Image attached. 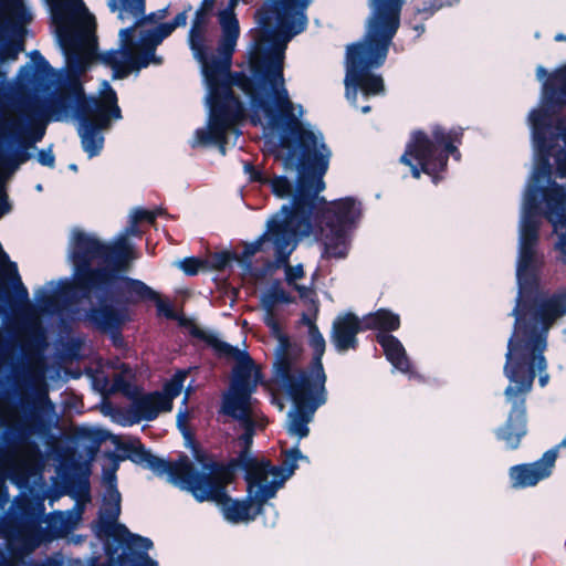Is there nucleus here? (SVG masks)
<instances>
[{"label":"nucleus","mask_w":566,"mask_h":566,"mask_svg":"<svg viewBox=\"0 0 566 566\" xmlns=\"http://www.w3.org/2000/svg\"><path fill=\"white\" fill-rule=\"evenodd\" d=\"M534 164L523 195L518 223L515 276L517 295L511 315L504 390L511 410L495 437L510 450L520 447L527 432L525 401L535 377L544 388L549 329L566 315V181L546 150L533 148Z\"/></svg>","instance_id":"nucleus-1"},{"label":"nucleus","mask_w":566,"mask_h":566,"mask_svg":"<svg viewBox=\"0 0 566 566\" xmlns=\"http://www.w3.org/2000/svg\"><path fill=\"white\" fill-rule=\"evenodd\" d=\"M52 19L55 41L65 59V69L55 71L39 51L31 52V62L19 71L21 82H35L41 77L56 80L62 92L46 108L45 115L30 103L18 99H1L2 104L23 105L49 120L69 122L77 118V133L83 150L88 158L97 156L104 146V132L113 122L122 119L117 94L107 81H103L96 95L86 97L80 77L96 57L97 38L95 17L83 0H46ZM112 12H118L123 22L133 20L134 27L120 29L118 48L101 55V61L113 70V78H124L138 73L149 65H160L163 57L156 54V48L178 27L187 23V10L178 13L172 22L161 23L151 29H140L168 14V8L145 15V0H108ZM32 11L24 0H0V20L9 25L22 29L32 20ZM7 73L0 70V92L6 88Z\"/></svg>","instance_id":"nucleus-2"},{"label":"nucleus","mask_w":566,"mask_h":566,"mask_svg":"<svg viewBox=\"0 0 566 566\" xmlns=\"http://www.w3.org/2000/svg\"><path fill=\"white\" fill-rule=\"evenodd\" d=\"M240 0H202L196 11L188 42L199 62L206 86L207 123L195 130L190 146H217L226 155L240 135L247 106L253 124L280 122L281 115L303 116L292 102L284 78L287 43L308 23L306 10L313 0H265L258 12L254 42L248 50L250 75L230 74L231 56L240 35L234 9Z\"/></svg>","instance_id":"nucleus-3"},{"label":"nucleus","mask_w":566,"mask_h":566,"mask_svg":"<svg viewBox=\"0 0 566 566\" xmlns=\"http://www.w3.org/2000/svg\"><path fill=\"white\" fill-rule=\"evenodd\" d=\"M297 112L293 115H281L277 124L268 120L260 123L264 129L277 133L282 148L281 158L284 174L272 178L262 177L251 164L244 165V172L251 180L268 185L272 193L289 202L266 221L264 233L253 242L247 243L243 250L242 268L251 269L250 258L262 250L265 242L274 250L275 262L285 263L303 238L316 235L312 223V210L317 192L325 188L323 180L326 174L331 149L324 142L319 129L302 122Z\"/></svg>","instance_id":"nucleus-4"},{"label":"nucleus","mask_w":566,"mask_h":566,"mask_svg":"<svg viewBox=\"0 0 566 566\" xmlns=\"http://www.w3.org/2000/svg\"><path fill=\"white\" fill-rule=\"evenodd\" d=\"M118 448L127 452V458L133 462L146 467L158 476H166L170 484L189 492L197 502H213L231 525H248L259 515H264L263 523L268 527L275 526L277 522V512L269 503L273 496L249 470H242L247 482L245 497L228 496L226 488L232 482L234 470L239 469L235 460L228 467L208 462L197 469L187 457L168 462L151 454L137 441L118 444Z\"/></svg>","instance_id":"nucleus-5"},{"label":"nucleus","mask_w":566,"mask_h":566,"mask_svg":"<svg viewBox=\"0 0 566 566\" xmlns=\"http://www.w3.org/2000/svg\"><path fill=\"white\" fill-rule=\"evenodd\" d=\"M207 339L220 354L237 361L230 388L224 394L222 403L223 412L234 418L243 430L239 438L241 450L235 459V467L239 470H249L270 495L275 497L277 491L298 468V462H308V458L300 451L297 443L284 451L280 467L253 455L251 444L254 432L265 426L264 418L258 412L255 400L252 398L261 380L260 371L245 350L221 340L216 334H209Z\"/></svg>","instance_id":"nucleus-6"},{"label":"nucleus","mask_w":566,"mask_h":566,"mask_svg":"<svg viewBox=\"0 0 566 566\" xmlns=\"http://www.w3.org/2000/svg\"><path fill=\"white\" fill-rule=\"evenodd\" d=\"M403 3L405 0H368L370 12L365 22L364 38L347 45L345 94L347 101L364 114L370 112V106L359 105V96L367 102L386 93L382 76L373 70L380 67L387 59L400 25Z\"/></svg>","instance_id":"nucleus-7"},{"label":"nucleus","mask_w":566,"mask_h":566,"mask_svg":"<svg viewBox=\"0 0 566 566\" xmlns=\"http://www.w3.org/2000/svg\"><path fill=\"white\" fill-rule=\"evenodd\" d=\"M556 42H566V34L558 32ZM536 78L542 83V95L537 107L527 116L533 148L546 150L556 164L559 176L566 175V65L548 73L538 65Z\"/></svg>","instance_id":"nucleus-8"},{"label":"nucleus","mask_w":566,"mask_h":566,"mask_svg":"<svg viewBox=\"0 0 566 566\" xmlns=\"http://www.w3.org/2000/svg\"><path fill=\"white\" fill-rule=\"evenodd\" d=\"M273 368L276 384L293 401V407L287 412L285 428L287 433L298 442L310 434V422L316 410L327 401L326 375L318 370L314 381L295 379V373L287 358L274 363Z\"/></svg>","instance_id":"nucleus-9"},{"label":"nucleus","mask_w":566,"mask_h":566,"mask_svg":"<svg viewBox=\"0 0 566 566\" xmlns=\"http://www.w3.org/2000/svg\"><path fill=\"white\" fill-rule=\"evenodd\" d=\"M317 192V199L312 210V223L316 235L307 238L316 241L321 239L324 244L323 256L344 259L347 256L350 247V230L361 216L360 203L352 198L339 199L331 205L323 214L322 220L317 218V206L323 198Z\"/></svg>","instance_id":"nucleus-10"},{"label":"nucleus","mask_w":566,"mask_h":566,"mask_svg":"<svg viewBox=\"0 0 566 566\" xmlns=\"http://www.w3.org/2000/svg\"><path fill=\"white\" fill-rule=\"evenodd\" d=\"M450 155L455 159L460 157L451 133L442 127H434L430 134H412L400 156V163L409 167L413 178L419 179L421 174H426L437 182L442 178L441 174L447 168Z\"/></svg>","instance_id":"nucleus-11"},{"label":"nucleus","mask_w":566,"mask_h":566,"mask_svg":"<svg viewBox=\"0 0 566 566\" xmlns=\"http://www.w3.org/2000/svg\"><path fill=\"white\" fill-rule=\"evenodd\" d=\"M6 539V548L0 547V566H86L78 558L73 559L62 554H54L40 564H34L30 559L31 554L49 538L33 525L11 531Z\"/></svg>","instance_id":"nucleus-12"},{"label":"nucleus","mask_w":566,"mask_h":566,"mask_svg":"<svg viewBox=\"0 0 566 566\" xmlns=\"http://www.w3.org/2000/svg\"><path fill=\"white\" fill-rule=\"evenodd\" d=\"M129 268L115 264L99 265L96 271L102 281L91 284L98 295H112L117 300L124 298L128 303L150 301L157 297V292L139 280L124 276Z\"/></svg>","instance_id":"nucleus-13"},{"label":"nucleus","mask_w":566,"mask_h":566,"mask_svg":"<svg viewBox=\"0 0 566 566\" xmlns=\"http://www.w3.org/2000/svg\"><path fill=\"white\" fill-rule=\"evenodd\" d=\"M74 232H78L94 239L105 249V255H94L91 258V265L96 263L98 266H109L111 264H115L124 268H130L132 263L138 259V254L135 252L134 244L129 239L132 237H138L140 232L138 230L137 222H133L130 219L129 224L114 238L111 244H105L94 234L84 232L76 228L71 230L69 242L71 241Z\"/></svg>","instance_id":"nucleus-14"},{"label":"nucleus","mask_w":566,"mask_h":566,"mask_svg":"<svg viewBox=\"0 0 566 566\" xmlns=\"http://www.w3.org/2000/svg\"><path fill=\"white\" fill-rule=\"evenodd\" d=\"M187 371H178L172 379L165 385L164 392H154L137 399L133 407L139 419L154 420L160 411H170L172 400L180 395Z\"/></svg>","instance_id":"nucleus-15"},{"label":"nucleus","mask_w":566,"mask_h":566,"mask_svg":"<svg viewBox=\"0 0 566 566\" xmlns=\"http://www.w3.org/2000/svg\"><path fill=\"white\" fill-rule=\"evenodd\" d=\"M69 494L75 500L74 506L67 511H56L49 518L50 530L54 538L66 537L81 523L84 506L91 501L88 481L86 479L81 480L76 489Z\"/></svg>","instance_id":"nucleus-16"},{"label":"nucleus","mask_w":566,"mask_h":566,"mask_svg":"<svg viewBox=\"0 0 566 566\" xmlns=\"http://www.w3.org/2000/svg\"><path fill=\"white\" fill-rule=\"evenodd\" d=\"M556 460L557 450L549 449L534 462L511 467L509 469L511 486L515 490L536 486L552 475Z\"/></svg>","instance_id":"nucleus-17"},{"label":"nucleus","mask_w":566,"mask_h":566,"mask_svg":"<svg viewBox=\"0 0 566 566\" xmlns=\"http://www.w3.org/2000/svg\"><path fill=\"white\" fill-rule=\"evenodd\" d=\"M293 302L294 297H292L279 283L271 285L260 296L262 319L270 327L281 347L287 345V338L281 332L280 323L275 317L276 306L279 304H290Z\"/></svg>","instance_id":"nucleus-18"},{"label":"nucleus","mask_w":566,"mask_h":566,"mask_svg":"<svg viewBox=\"0 0 566 566\" xmlns=\"http://www.w3.org/2000/svg\"><path fill=\"white\" fill-rule=\"evenodd\" d=\"M360 331L358 318L353 314L338 316L333 323L332 342L338 353H345L357 346V334Z\"/></svg>","instance_id":"nucleus-19"},{"label":"nucleus","mask_w":566,"mask_h":566,"mask_svg":"<svg viewBox=\"0 0 566 566\" xmlns=\"http://www.w3.org/2000/svg\"><path fill=\"white\" fill-rule=\"evenodd\" d=\"M308 329L310 343L314 349V359L311 369L306 371L297 370L287 355H281L275 360V363H279L282 358H287L295 373V379H305L306 381H314V376L316 375V371L321 370V373H325L322 364V357L325 352V339L323 335L319 333L317 326L312 321H308Z\"/></svg>","instance_id":"nucleus-20"},{"label":"nucleus","mask_w":566,"mask_h":566,"mask_svg":"<svg viewBox=\"0 0 566 566\" xmlns=\"http://www.w3.org/2000/svg\"><path fill=\"white\" fill-rule=\"evenodd\" d=\"M377 342L382 347L387 360L395 370L402 374L411 373V363L402 343L395 336L387 333H378Z\"/></svg>","instance_id":"nucleus-21"},{"label":"nucleus","mask_w":566,"mask_h":566,"mask_svg":"<svg viewBox=\"0 0 566 566\" xmlns=\"http://www.w3.org/2000/svg\"><path fill=\"white\" fill-rule=\"evenodd\" d=\"M276 265L280 266V264L277 263ZM281 265H284V275L286 283L298 293L302 300L313 302L315 292L312 284L301 285L297 283V281L304 277L305 274L303 264L300 263L296 265H291L287 264L286 261L285 263H281Z\"/></svg>","instance_id":"nucleus-22"},{"label":"nucleus","mask_w":566,"mask_h":566,"mask_svg":"<svg viewBox=\"0 0 566 566\" xmlns=\"http://www.w3.org/2000/svg\"><path fill=\"white\" fill-rule=\"evenodd\" d=\"M366 326L369 328L378 329L379 333H387L397 331L400 326V317L398 314L380 308L375 313L369 314L365 319Z\"/></svg>","instance_id":"nucleus-23"},{"label":"nucleus","mask_w":566,"mask_h":566,"mask_svg":"<svg viewBox=\"0 0 566 566\" xmlns=\"http://www.w3.org/2000/svg\"><path fill=\"white\" fill-rule=\"evenodd\" d=\"M109 460H111V463L108 467H104L103 475H102V482L105 488V492H111L112 490H117L116 472L119 467V461L114 454L109 455Z\"/></svg>","instance_id":"nucleus-24"},{"label":"nucleus","mask_w":566,"mask_h":566,"mask_svg":"<svg viewBox=\"0 0 566 566\" xmlns=\"http://www.w3.org/2000/svg\"><path fill=\"white\" fill-rule=\"evenodd\" d=\"M175 265L187 275H195L201 269H203V263L196 258H185L182 260H178L175 262Z\"/></svg>","instance_id":"nucleus-25"},{"label":"nucleus","mask_w":566,"mask_h":566,"mask_svg":"<svg viewBox=\"0 0 566 566\" xmlns=\"http://www.w3.org/2000/svg\"><path fill=\"white\" fill-rule=\"evenodd\" d=\"M160 210H146L143 208H134L129 212V219L133 222H139V221H148L150 223H154L157 216L160 214Z\"/></svg>","instance_id":"nucleus-26"},{"label":"nucleus","mask_w":566,"mask_h":566,"mask_svg":"<svg viewBox=\"0 0 566 566\" xmlns=\"http://www.w3.org/2000/svg\"><path fill=\"white\" fill-rule=\"evenodd\" d=\"M451 1L443 2L442 0H433L432 2H424L421 7L416 8V13L421 14L424 19L433 15L436 11L446 4H451Z\"/></svg>","instance_id":"nucleus-27"},{"label":"nucleus","mask_w":566,"mask_h":566,"mask_svg":"<svg viewBox=\"0 0 566 566\" xmlns=\"http://www.w3.org/2000/svg\"><path fill=\"white\" fill-rule=\"evenodd\" d=\"M20 465L24 469L31 467L36 460V452L33 448L21 450L18 454Z\"/></svg>","instance_id":"nucleus-28"},{"label":"nucleus","mask_w":566,"mask_h":566,"mask_svg":"<svg viewBox=\"0 0 566 566\" xmlns=\"http://www.w3.org/2000/svg\"><path fill=\"white\" fill-rule=\"evenodd\" d=\"M147 552H138L132 556V566H158V563L150 558Z\"/></svg>","instance_id":"nucleus-29"},{"label":"nucleus","mask_w":566,"mask_h":566,"mask_svg":"<svg viewBox=\"0 0 566 566\" xmlns=\"http://www.w3.org/2000/svg\"><path fill=\"white\" fill-rule=\"evenodd\" d=\"M38 161L45 167L53 168L55 164V157L51 148L41 149L36 154Z\"/></svg>","instance_id":"nucleus-30"},{"label":"nucleus","mask_w":566,"mask_h":566,"mask_svg":"<svg viewBox=\"0 0 566 566\" xmlns=\"http://www.w3.org/2000/svg\"><path fill=\"white\" fill-rule=\"evenodd\" d=\"M231 260V255L228 252H222L213 255L211 265L213 269L221 270L228 265Z\"/></svg>","instance_id":"nucleus-31"},{"label":"nucleus","mask_w":566,"mask_h":566,"mask_svg":"<svg viewBox=\"0 0 566 566\" xmlns=\"http://www.w3.org/2000/svg\"><path fill=\"white\" fill-rule=\"evenodd\" d=\"M150 301H154L156 303L159 313L166 315L167 317H174V312L170 308V305L167 302L163 301L158 293L157 297L151 298Z\"/></svg>","instance_id":"nucleus-32"},{"label":"nucleus","mask_w":566,"mask_h":566,"mask_svg":"<svg viewBox=\"0 0 566 566\" xmlns=\"http://www.w3.org/2000/svg\"><path fill=\"white\" fill-rule=\"evenodd\" d=\"M188 421V411L185 409H179L177 413V426L184 432L186 430V423Z\"/></svg>","instance_id":"nucleus-33"},{"label":"nucleus","mask_w":566,"mask_h":566,"mask_svg":"<svg viewBox=\"0 0 566 566\" xmlns=\"http://www.w3.org/2000/svg\"><path fill=\"white\" fill-rule=\"evenodd\" d=\"M114 388L116 390H126L128 388V382L123 376H116L114 379Z\"/></svg>","instance_id":"nucleus-34"},{"label":"nucleus","mask_w":566,"mask_h":566,"mask_svg":"<svg viewBox=\"0 0 566 566\" xmlns=\"http://www.w3.org/2000/svg\"><path fill=\"white\" fill-rule=\"evenodd\" d=\"M113 420L124 427L130 426L135 422V421H133L128 418H125L123 416H114Z\"/></svg>","instance_id":"nucleus-35"},{"label":"nucleus","mask_w":566,"mask_h":566,"mask_svg":"<svg viewBox=\"0 0 566 566\" xmlns=\"http://www.w3.org/2000/svg\"><path fill=\"white\" fill-rule=\"evenodd\" d=\"M69 542L73 543V544H81L83 542V536L82 535H73L69 538Z\"/></svg>","instance_id":"nucleus-36"},{"label":"nucleus","mask_w":566,"mask_h":566,"mask_svg":"<svg viewBox=\"0 0 566 566\" xmlns=\"http://www.w3.org/2000/svg\"><path fill=\"white\" fill-rule=\"evenodd\" d=\"M413 30L417 33V36H420L424 32V25L422 23L413 27Z\"/></svg>","instance_id":"nucleus-37"},{"label":"nucleus","mask_w":566,"mask_h":566,"mask_svg":"<svg viewBox=\"0 0 566 566\" xmlns=\"http://www.w3.org/2000/svg\"><path fill=\"white\" fill-rule=\"evenodd\" d=\"M565 448H566V436L560 440V442L554 449H556L558 451L559 449H565Z\"/></svg>","instance_id":"nucleus-38"},{"label":"nucleus","mask_w":566,"mask_h":566,"mask_svg":"<svg viewBox=\"0 0 566 566\" xmlns=\"http://www.w3.org/2000/svg\"><path fill=\"white\" fill-rule=\"evenodd\" d=\"M302 321L304 324H306L308 326V321H312V319L308 316L303 315Z\"/></svg>","instance_id":"nucleus-39"},{"label":"nucleus","mask_w":566,"mask_h":566,"mask_svg":"<svg viewBox=\"0 0 566 566\" xmlns=\"http://www.w3.org/2000/svg\"><path fill=\"white\" fill-rule=\"evenodd\" d=\"M188 397H189V391L186 392L184 399H182V405H186L187 400H188Z\"/></svg>","instance_id":"nucleus-40"},{"label":"nucleus","mask_w":566,"mask_h":566,"mask_svg":"<svg viewBox=\"0 0 566 566\" xmlns=\"http://www.w3.org/2000/svg\"><path fill=\"white\" fill-rule=\"evenodd\" d=\"M42 189H43V188H42V185H41V184H38V185L35 186V190H36V191H42Z\"/></svg>","instance_id":"nucleus-41"},{"label":"nucleus","mask_w":566,"mask_h":566,"mask_svg":"<svg viewBox=\"0 0 566 566\" xmlns=\"http://www.w3.org/2000/svg\"><path fill=\"white\" fill-rule=\"evenodd\" d=\"M97 436H98V438H102V439H103V438H105V432H103V431H98V432H97Z\"/></svg>","instance_id":"nucleus-42"},{"label":"nucleus","mask_w":566,"mask_h":566,"mask_svg":"<svg viewBox=\"0 0 566 566\" xmlns=\"http://www.w3.org/2000/svg\"><path fill=\"white\" fill-rule=\"evenodd\" d=\"M70 168L75 170L76 166L75 165H70Z\"/></svg>","instance_id":"nucleus-43"},{"label":"nucleus","mask_w":566,"mask_h":566,"mask_svg":"<svg viewBox=\"0 0 566 566\" xmlns=\"http://www.w3.org/2000/svg\"><path fill=\"white\" fill-rule=\"evenodd\" d=\"M535 38L538 39L539 38V32H536L535 33Z\"/></svg>","instance_id":"nucleus-44"}]
</instances>
